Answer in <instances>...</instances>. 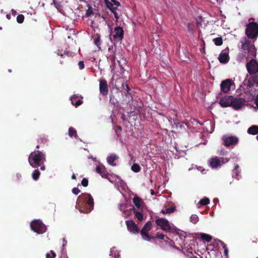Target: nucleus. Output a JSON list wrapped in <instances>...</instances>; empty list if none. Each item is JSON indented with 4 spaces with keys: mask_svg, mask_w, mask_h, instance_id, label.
Instances as JSON below:
<instances>
[{
    "mask_svg": "<svg viewBox=\"0 0 258 258\" xmlns=\"http://www.w3.org/2000/svg\"><path fill=\"white\" fill-rule=\"evenodd\" d=\"M243 56H241V55H239L238 56V58L240 59V60H241L243 59Z\"/></svg>",
    "mask_w": 258,
    "mask_h": 258,
    "instance_id": "13d9d810",
    "label": "nucleus"
},
{
    "mask_svg": "<svg viewBox=\"0 0 258 258\" xmlns=\"http://www.w3.org/2000/svg\"><path fill=\"white\" fill-rule=\"evenodd\" d=\"M94 43L96 45L100 48L101 45L100 37L99 35H97L94 39Z\"/></svg>",
    "mask_w": 258,
    "mask_h": 258,
    "instance_id": "2f4dec72",
    "label": "nucleus"
},
{
    "mask_svg": "<svg viewBox=\"0 0 258 258\" xmlns=\"http://www.w3.org/2000/svg\"><path fill=\"white\" fill-rule=\"evenodd\" d=\"M156 223L161 229L166 232H175L178 233L180 231L179 229L176 227L173 224L165 218H158L156 220Z\"/></svg>",
    "mask_w": 258,
    "mask_h": 258,
    "instance_id": "20e7f679",
    "label": "nucleus"
},
{
    "mask_svg": "<svg viewBox=\"0 0 258 258\" xmlns=\"http://www.w3.org/2000/svg\"><path fill=\"white\" fill-rule=\"evenodd\" d=\"M218 60L222 63H227L229 60L228 52L222 51L219 55Z\"/></svg>",
    "mask_w": 258,
    "mask_h": 258,
    "instance_id": "2eb2a0df",
    "label": "nucleus"
},
{
    "mask_svg": "<svg viewBox=\"0 0 258 258\" xmlns=\"http://www.w3.org/2000/svg\"><path fill=\"white\" fill-rule=\"evenodd\" d=\"M151 223L150 221L146 222V231L149 230L150 229Z\"/></svg>",
    "mask_w": 258,
    "mask_h": 258,
    "instance_id": "de8ad7c7",
    "label": "nucleus"
},
{
    "mask_svg": "<svg viewBox=\"0 0 258 258\" xmlns=\"http://www.w3.org/2000/svg\"><path fill=\"white\" fill-rule=\"evenodd\" d=\"M122 87H123L122 91L124 93H127L128 95H131V93L130 92L131 91V89H130V87L127 84H125L124 86L123 85Z\"/></svg>",
    "mask_w": 258,
    "mask_h": 258,
    "instance_id": "c85d7f7f",
    "label": "nucleus"
},
{
    "mask_svg": "<svg viewBox=\"0 0 258 258\" xmlns=\"http://www.w3.org/2000/svg\"><path fill=\"white\" fill-rule=\"evenodd\" d=\"M123 35L124 31L122 28L120 26H117L114 28L113 34L112 36L114 41L118 42L122 40Z\"/></svg>",
    "mask_w": 258,
    "mask_h": 258,
    "instance_id": "1a4fd4ad",
    "label": "nucleus"
},
{
    "mask_svg": "<svg viewBox=\"0 0 258 258\" xmlns=\"http://www.w3.org/2000/svg\"><path fill=\"white\" fill-rule=\"evenodd\" d=\"M238 169H239V166L237 165H236L235 166L234 170H233V173H232V176L237 179H239V173H240V172L238 171Z\"/></svg>",
    "mask_w": 258,
    "mask_h": 258,
    "instance_id": "b1692460",
    "label": "nucleus"
},
{
    "mask_svg": "<svg viewBox=\"0 0 258 258\" xmlns=\"http://www.w3.org/2000/svg\"><path fill=\"white\" fill-rule=\"evenodd\" d=\"M71 100L72 104L75 105L76 107H78L83 103V101L79 98L78 96L76 95L71 97Z\"/></svg>",
    "mask_w": 258,
    "mask_h": 258,
    "instance_id": "6ab92c4d",
    "label": "nucleus"
},
{
    "mask_svg": "<svg viewBox=\"0 0 258 258\" xmlns=\"http://www.w3.org/2000/svg\"><path fill=\"white\" fill-rule=\"evenodd\" d=\"M78 66L80 70H82L84 68V63L83 61H80L78 63Z\"/></svg>",
    "mask_w": 258,
    "mask_h": 258,
    "instance_id": "c03bdc74",
    "label": "nucleus"
},
{
    "mask_svg": "<svg viewBox=\"0 0 258 258\" xmlns=\"http://www.w3.org/2000/svg\"><path fill=\"white\" fill-rule=\"evenodd\" d=\"M50 253L51 255L48 253H46V258H55L56 257V255L53 250H50Z\"/></svg>",
    "mask_w": 258,
    "mask_h": 258,
    "instance_id": "e433bc0d",
    "label": "nucleus"
},
{
    "mask_svg": "<svg viewBox=\"0 0 258 258\" xmlns=\"http://www.w3.org/2000/svg\"><path fill=\"white\" fill-rule=\"evenodd\" d=\"M209 203H210V200L207 198H204L202 199H201L199 202V204L201 205H203V206L207 205L209 204Z\"/></svg>",
    "mask_w": 258,
    "mask_h": 258,
    "instance_id": "cd10ccee",
    "label": "nucleus"
},
{
    "mask_svg": "<svg viewBox=\"0 0 258 258\" xmlns=\"http://www.w3.org/2000/svg\"><path fill=\"white\" fill-rule=\"evenodd\" d=\"M94 200L91 195L83 193L77 199V206L81 213H90L94 208Z\"/></svg>",
    "mask_w": 258,
    "mask_h": 258,
    "instance_id": "f03ea898",
    "label": "nucleus"
},
{
    "mask_svg": "<svg viewBox=\"0 0 258 258\" xmlns=\"http://www.w3.org/2000/svg\"><path fill=\"white\" fill-rule=\"evenodd\" d=\"M12 11L13 14H14V15L16 14L17 12L14 10H12Z\"/></svg>",
    "mask_w": 258,
    "mask_h": 258,
    "instance_id": "052dcab7",
    "label": "nucleus"
},
{
    "mask_svg": "<svg viewBox=\"0 0 258 258\" xmlns=\"http://www.w3.org/2000/svg\"><path fill=\"white\" fill-rule=\"evenodd\" d=\"M24 16L22 14H19L17 17V21L18 23L21 24L24 22Z\"/></svg>",
    "mask_w": 258,
    "mask_h": 258,
    "instance_id": "72a5a7b5",
    "label": "nucleus"
},
{
    "mask_svg": "<svg viewBox=\"0 0 258 258\" xmlns=\"http://www.w3.org/2000/svg\"><path fill=\"white\" fill-rule=\"evenodd\" d=\"M242 51L247 58H252L256 56V49L254 44L251 43L246 37L242 38L240 40ZM246 68L250 74H253L258 71V65L253 59H251L249 62L246 64Z\"/></svg>",
    "mask_w": 258,
    "mask_h": 258,
    "instance_id": "f257e3e1",
    "label": "nucleus"
},
{
    "mask_svg": "<svg viewBox=\"0 0 258 258\" xmlns=\"http://www.w3.org/2000/svg\"><path fill=\"white\" fill-rule=\"evenodd\" d=\"M125 224L127 226V230L133 233H137L139 232V229L137 224L133 220H126Z\"/></svg>",
    "mask_w": 258,
    "mask_h": 258,
    "instance_id": "f8f14e48",
    "label": "nucleus"
},
{
    "mask_svg": "<svg viewBox=\"0 0 258 258\" xmlns=\"http://www.w3.org/2000/svg\"><path fill=\"white\" fill-rule=\"evenodd\" d=\"M245 100L241 98L233 97L232 96L231 107L235 110L241 108L245 105Z\"/></svg>",
    "mask_w": 258,
    "mask_h": 258,
    "instance_id": "6e6552de",
    "label": "nucleus"
},
{
    "mask_svg": "<svg viewBox=\"0 0 258 258\" xmlns=\"http://www.w3.org/2000/svg\"><path fill=\"white\" fill-rule=\"evenodd\" d=\"M253 81L256 84V85L258 86V73L257 75L254 77L253 78Z\"/></svg>",
    "mask_w": 258,
    "mask_h": 258,
    "instance_id": "09e8293b",
    "label": "nucleus"
},
{
    "mask_svg": "<svg viewBox=\"0 0 258 258\" xmlns=\"http://www.w3.org/2000/svg\"><path fill=\"white\" fill-rule=\"evenodd\" d=\"M31 229L38 234L44 233L46 230L45 225L39 220L33 221L30 224Z\"/></svg>",
    "mask_w": 258,
    "mask_h": 258,
    "instance_id": "423d86ee",
    "label": "nucleus"
},
{
    "mask_svg": "<svg viewBox=\"0 0 258 258\" xmlns=\"http://www.w3.org/2000/svg\"><path fill=\"white\" fill-rule=\"evenodd\" d=\"M167 244H168L169 246L173 247V248H176L178 250H179L178 248H176L175 246H173L174 242L172 240H170L169 242H166Z\"/></svg>",
    "mask_w": 258,
    "mask_h": 258,
    "instance_id": "a18cd8bd",
    "label": "nucleus"
},
{
    "mask_svg": "<svg viewBox=\"0 0 258 258\" xmlns=\"http://www.w3.org/2000/svg\"><path fill=\"white\" fill-rule=\"evenodd\" d=\"M118 156L115 155H111L108 156L107 158V162L109 164L112 166H115L116 164L114 163V161L118 159Z\"/></svg>",
    "mask_w": 258,
    "mask_h": 258,
    "instance_id": "aec40b11",
    "label": "nucleus"
},
{
    "mask_svg": "<svg viewBox=\"0 0 258 258\" xmlns=\"http://www.w3.org/2000/svg\"><path fill=\"white\" fill-rule=\"evenodd\" d=\"M123 213L126 217H129L132 213H133V207L130 210L123 211Z\"/></svg>",
    "mask_w": 258,
    "mask_h": 258,
    "instance_id": "f704fd0d",
    "label": "nucleus"
},
{
    "mask_svg": "<svg viewBox=\"0 0 258 258\" xmlns=\"http://www.w3.org/2000/svg\"><path fill=\"white\" fill-rule=\"evenodd\" d=\"M45 160V153L39 150H35L31 152L28 157V162L33 168H36L40 166V170L43 171L45 169V166L44 164Z\"/></svg>",
    "mask_w": 258,
    "mask_h": 258,
    "instance_id": "7ed1b4c3",
    "label": "nucleus"
},
{
    "mask_svg": "<svg viewBox=\"0 0 258 258\" xmlns=\"http://www.w3.org/2000/svg\"><path fill=\"white\" fill-rule=\"evenodd\" d=\"M40 172L38 169H35L32 174V178L34 180H37L40 176Z\"/></svg>",
    "mask_w": 258,
    "mask_h": 258,
    "instance_id": "393cba45",
    "label": "nucleus"
},
{
    "mask_svg": "<svg viewBox=\"0 0 258 258\" xmlns=\"http://www.w3.org/2000/svg\"><path fill=\"white\" fill-rule=\"evenodd\" d=\"M141 234L143 239L145 238V225L143 227L141 231Z\"/></svg>",
    "mask_w": 258,
    "mask_h": 258,
    "instance_id": "a19ab883",
    "label": "nucleus"
},
{
    "mask_svg": "<svg viewBox=\"0 0 258 258\" xmlns=\"http://www.w3.org/2000/svg\"><path fill=\"white\" fill-rule=\"evenodd\" d=\"M116 8L113 9V10L111 11V12L113 13L114 14V16L116 19V20L117 21L118 19H119V16L118 15V13L116 12Z\"/></svg>",
    "mask_w": 258,
    "mask_h": 258,
    "instance_id": "ea45409f",
    "label": "nucleus"
},
{
    "mask_svg": "<svg viewBox=\"0 0 258 258\" xmlns=\"http://www.w3.org/2000/svg\"><path fill=\"white\" fill-rule=\"evenodd\" d=\"M222 140L224 144L226 146H230L231 145L237 144L238 141V138L234 136H223Z\"/></svg>",
    "mask_w": 258,
    "mask_h": 258,
    "instance_id": "9d476101",
    "label": "nucleus"
},
{
    "mask_svg": "<svg viewBox=\"0 0 258 258\" xmlns=\"http://www.w3.org/2000/svg\"><path fill=\"white\" fill-rule=\"evenodd\" d=\"M200 236L202 239L205 240L207 242H210L212 239V237L207 234L201 233Z\"/></svg>",
    "mask_w": 258,
    "mask_h": 258,
    "instance_id": "a878e982",
    "label": "nucleus"
},
{
    "mask_svg": "<svg viewBox=\"0 0 258 258\" xmlns=\"http://www.w3.org/2000/svg\"><path fill=\"white\" fill-rule=\"evenodd\" d=\"M115 132H116V135L117 136V137H118V136H119V135H118V133H117L116 130H115Z\"/></svg>",
    "mask_w": 258,
    "mask_h": 258,
    "instance_id": "e2e57ef3",
    "label": "nucleus"
},
{
    "mask_svg": "<svg viewBox=\"0 0 258 258\" xmlns=\"http://www.w3.org/2000/svg\"><path fill=\"white\" fill-rule=\"evenodd\" d=\"M69 135L70 137H75L76 139H78V136L77 134L76 130L73 127L69 128Z\"/></svg>",
    "mask_w": 258,
    "mask_h": 258,
    "instance_id": "4be33fe9",
    "label": "nucleus"
},
{
    "mask_svg": "<svg viewBox=\"0 0 258 258\" xmlns=\"http://www.w3.org/2000/svg\"><path fill=\"white\" fill-rule=\"evenodd\" d=\"M231 102L232 96H226L222 97L219 101L220 104L223 107H231Z\"/></svg>",
    "mask_w": 258,
    "mask_h": 258,
    "instance_id": "4468645a",
    "label": "nucleus"
},
{
    "mask_svg": "<svg viewBox=\"0 0 258 258\" xmlns=\"http://www.w3.org/2000/svg\"><path fill=\"white\" fill-rule=\"evenodd\" d=\"M133 214H135V218H137L139 221H143L144 216L143 214V209L137 210L135 207H133Z\"/></svg>",
    "mask_w": 258,
    "mask_h": 258,
    "instance_id": "f3484780",
    "label": "nucleus"
},
{
    "mask_svg": "<svg viewBox=\"0 0 258 258\" xmlns=\"http://www.w3.org/2000/svg\"><path fill=\"white\" fill-rule=\"evenodd\" d=\"M151 195H154V191L153 190H151Z\"/></svg>",
    "mask_w": 258,
    "mask_h": 258,
    "instance_id": "69168bd1",
    "label": "nucleus"
},
{
    "mask_svg": "<svg viewBox=\"0 0 258 258\" xmlns=\"http://www.w3.org/2000/svg\"><path fill=\"white\" fill-rule=\"evenodd\" d=\"M131 169L133 171H134L135 172H138L140 170L141 168H140V166L138 164H134L132 165Z\"/></svg>",
    "mask_w": 258,
    "mask_h": 258,
    "instance_id": "473e14b6",
    "label": "nucleus"
},
{
    "mask_svg": "<svg viewBox=\"0 0 258 258\" xmlns=\"http://www.w3.org/2000/svg\"><path fill=\"white\" fill-rule=\"evenodd\" d=\"M180 231V230L178 232V233H177V234H179V232ZM185 235L186 234L184 233V232H181L180 234V235L181 236H183L184 237H185Z\"/></svg>",
    "mask_w": 258,
    "mask_h": 258,
    "instance_id": "8fccbe9b",
    "label": "nucleus"
},
{
    "mask_svg": "<svg viewBox=\"0 0 258 258\" xmlns=\"http://www.w3.org/2000/svg\"><path fill=\"white\" fill-rule=\"evenodd\" d=\"M146 240H150L149 236L147 234H146Z\"/></svg>",
    "mask_w": 258,
    "mask_h": 258,
    "instance_id": "4d7b16f0",
    "label": "nucleus"
},
{
    "mask_svg": "<svg viewBox=\"0 0 258 258\" xmlns=\"http://www.w3.org/2000/svg\"><path fill=\"white\" fill-rule=\"evenodd\" d=\"M249 134L255 135L258 134V125H253L249 127L247 130Z\"/></svg>",
    "mask_w": 258,
    "mask_h": 258,
    "instance_id": "412c9836",
    "label": "nucleus"
},
{
    "mask_svg": "<svg viewBox=\"0 0 258 258\" xmlns=\"http://www.w3.org/2000/svg\"><path fill=\"white\" fill-rule=\"evenodd\" d=\"M245 34L248 38L255 39L258 36V24L250 22L246 25Z\"/></svg>",
    "mask_w": 258,
    "mask_h": 258,
    "instance_id": "39448f33",
    "label": "nucleus"
},
{
    "mask_svg": "<svg viewBox=\"0 0 258 258\" xmlns=\"http://www.w3.org/2000/svg\"><path fill=\"white\" fill-rule=\"evenodd\" d=\"M111 3H113L114 2H115L116 0H111Z\"/></svg>",
    "mask_w": 258,
    "mask_h": 258,
    "instance_id": "338daca9",
    "label": "nucleus"
},
{
    "mask_svg": "<svg viewBox=\"0 0 258 258\" xmlns=\"http://www.w3.org/2000/svg\"><path fill=\"white\" fill-rule=\"evenodd\" d=\"M10 17H11V16L10 14H7V18L8 19H10Z\"/></svg>",
    "mask_w": 258,
    "mask_h": 258,
    "instance_id": "680f3d73",
    "label": "nucleus"
},
{
    "mask_svg": "<svg viewBox=\"0 0 258 258\" xmlns=\"http://www.w3.org/2000/svg\"><path fill=\"white\" fill-rule=\"evenodd\" d=\"M231 85V80L226 79L222 82L221 84V89L223 92L227 93L230 90Z\"/></svg>",
    "mask_w": 258,
    "mask_h": 258,
    "instance_id": "ddd939ff",
    "label": "nucleus"
},
{
    "mask_svg": "<svg viewBox=\"0 0 258 258\" xmlns=\"http://www.w3.org/2000/svg\"><path fill=\"white\" fill-rule=\"evenodd\" d=\"M72 192L74 194L77 195L80 193V190L77 187H74L72 189Z\"/></svg>",
    "mask_w": 258,
    "mask_h": 258,
    "instance_id": "79ce46f5",
    "label": "nucleus"
},
{
    "mask_svg": "<svg viewBox=\"0 0 258 258\" xmlns=\"http://www.w3.org/2000/svg\"><path fill=\"white\" fill-rule=\"evenodd\" d=\"M165 235L162 233H158L156 234V237L158 239H163L165 237Z\"/></svg>",
    "mask_w": 258,
    "mask_h": 258,
    "instance_id": "37998d69",
    "label": "nucleus"
},
{
    "mask_svg": "<svg viewBox=\"0 0 258 258\" xmlns=\"http://www.w3.org/2000/svg\"><path fill=\"white\" fill-rule=\"evenodd\" d=\"M93 14H94V13H93L92 8L91 7H89L86 12V16L90 17L91 15H93Z\"/></svg>",
    "mask_w": 258,
    "mask_h": 258,
    "instance_id": "4c0bfd02",
    "label": "nucleus"
},
{
    "mask_svg": "<svg viewBox=\"0 0 258 258\" xmlns=\"http://www.w3.org/2000/svg\"><path fill=\"white\" fill-rule=\"evenodd\" d=\"M228 160L224 158H219L217 157L212 158L209 161V164L212 168H217L220 167L221 165L227 163Z\"/></svg>",
    "mask_w": 258,
    "mask_h": 258,
    "instance_id": "0eeeda50",
    "label": "nucleus"
},
{
    "mask_svg": "<svg viewBox=\"0 0 258 258\" xmlns=\"http://www.w3.org/2000/svg\"><path fill=\"white\" fill-rule=\"evenodd\" d=\"M116 127L117 130H118L119 131H121V130H122V128L120 126L117 125Z\"/></svg>",
    "mask_w": 258,
    "mask_h": 258,
    "instance_id": "6e6d98bb",
    "label": "nucleus"
},
{
    "mask_svg": "<svg viewBox=\"0 0 258 258\" xmlns=\"http://www.w3.org/2000/svg\"><path fill=\"white\" fill-rule=\"evenodd\" d=\"M213 42L217 46H220L223 43V40L221 37H217L213 39Z\"/></svg>",
    "mask_w": 258,
    "mask_h": 258,
    "instance_id": "bb28decb",
    "label": "nucleus"
},
{
    "mask_svg": "<svg viewBox=\"0 0 258 258\" xmlns=\"http://www.w3.org/2000/svg\"><path fill=\"white\" fill-rule=\"evenodd\" d=\"M82 185L84 187H87L88 185V180L87 178H84L81 182Z\"/></svg>",
    "mask_w": 258,
    "mask_h": 258,
    "instance_id": "58836bf2",
    "label": "nucleus"
},
{
    "mask_svg": "<svg viewBox=\"0 0 258 258\" xmlns=\"http://www.w3.org/2000/svg\"><path fill=\"white\" fill-rule=\"evenodd\" d=\"M106 6L111 11L115 8L114 7L113 4L110 2L108 0H105Z\"/></svg>",
    "mask_w": 258,
    "mask_h": 258,
    "instance_id": "7c9ffc66",
    "label": "nucleus"
},
{
    "mask_svg": "<svg viewBox=\"0 0 258 258\" xmlns=\"http://www.w3.org/2000/svg\"><path fill=\"white\" fill-rule=\"evenodd\" d=\"M220 243H221V246H222V247L223 248L224 250V253L226 255H228V250L226 247V245L223 242L221 241H219Z\"/></svg>",
    "mask_w": 258,
    "mask_h": 258,
    "instance_id": "c9c22d12",
    "label": "nucleus"
},
{
    "mask_svg": "<svg viewBox=\"0 0 258 258\" xmlns=\"http://www.w3.org/2000/svg\"><path fill=\"white\" fill-rule=\"evenodd\" d=\"M190 222L194 224H196L199 221V217L197 215L194 214L190 216Z\"/></svg>",
    "mask_w": 258,
    "mask_h": 258,
    "instance_id": "c756f323",
    "label": "nucleus"
},
{
    "mask_svg": "<svg viewBox=\"0 0 258 258\" xmlns=\"http://www.w3.org/2000/svg\"><path fill=\"white\" fill-rule=\"evenodd\" d=\"M99 91L101 94L106 96L108 93V86L105 79H102L99 82Z\"/></svg>",
    "mask_w": 258,
    "mask_h": 258,
    "instance_id": "9b49d317",
    "label": "nucleus"
},
{
    "mask_svg": "<svg viewBox=\"0 0 258 258\" xmlns=\"http://www.w3.org/2000/svg\"><path fill=\"white\" fill-rule=\"evenodd\" d=\"M133 202L136 206L135 208L136 209L141 210V209H143V201L139 197L136 196L133 199Z\"/></svg>",
    "mask_w": 258,
    "mask_h": 258,
    "instance_id": "a211bd4d",
    "label": "nucleus"
},
{
    "mask_svg": "<svg viewBox=\"0 0 258 258\" xmlns=\"http://www.w3.org/2000/svg\"><path fill=\"white\" fill-rule=\"evenodd\" d=\"M216 1L218 3L221 4L223 2V0H216Z\"/></svg>",
    "mask_w": 258,
    "mask_h": 258,
    "instance_id": "bf43d9fd",
    "label": "nucleus"
},
{
    "mask_svg": "<svg viewBox=\"0 0 258 258\" xmlns=\"http://www.w3.org/2000/svg\"><path fill=\"white\" fill-rule=\"evenodd\" d=\"M125 115L124 114H122L121 116V118L122 119L123 121L125 120Z\"/></svg>",
    "mask_w": 258,
    "mask_h": 258,
    "instance_id": "603ef678",
    "label": "nucleus"
},
{
    "mask_svg": "<svg viewBox=\"0 0 258 258\" xmlns=\"http://www.w3.org/2000/svg\"><path fill=\"white\" fill-rule=\"evenodd\" d=\"M256 139H257V140L258 141V135L256 136Z\"/></svg>",
    "mask_w": 258,
    "mask_h": 258,
    "instance_id": "774afa93",
    "label": "nucleus"
},
{
    "mask_svg": "<svg viewBox=\"0 0 258 258\" xmlns=\"http://www.w3.org/2000/svg\"><path fill=\"white\" fill-rule=\"evenodd\" d=\"M72 178L73 179H76V176L75 174H73L72 175Z\"/></svg>",
    "mask_w": 258,
    "mask_h": 258,
    "instance_id": "864d4df0",
    "label": "nucleus"
},
{
    "mask_svg": "<svg viewBox=\"0 0 258 258\" xmlns=\"http://www.w3.org/2000/svg\"><path fill=\"white\" fill-rule=\"evenodd\" d=\"M39 147H40L39 145H37V146H36V148H37V149H39Z\"/></svg>",
    "mask_w": 258,
    "mask_h": 258,
    "instance_id": "0e129e2a",
    "label": "nucleus"
},
{
    "mask_svg": "<svg viewBox=\"0 0 258 258\" xmlns=\"http://www.w3.org/2000/svg\"><path fill=\"white\" fill-rule=\"evenodd\" d=\"M96 171L103 177L107 178L108 176V172L103 165L97 166L96 168Z\"/></svg>",
    "mask_w": 258,
    "mask_h": 258,
    "instance_id": "dca6fc26",
    "label": "nucleus"
},
{
    "mask_svg": "<svg viewBox=\"0 0 258 258\" xmlns=\"http://www.w3.org/2000/svg\"><path fill=\"white\" fill-rule=\"evenodd\" d=\"M175 211V208L173 207L166 208L165 209H162L161 211L163 214H171L173 213Z\"/></svg>",
    "mask_w": 258,
    "mask_h": 258,
    "instance_id": "5701e85b",
    "label": "nucleus"
},
{
    "mask_svg": "<svg viewBox=\"0 0 258 258\" xmlns=\"http://www.w3.org/2000/svg\"><path fill=\"white\" fill-rule=\"evenodd\" d=\"M112 4H113V6L114 8H116V9L118 6H120V3L118 2L115 1V2H113Z\"/></svg>",
    "mask_w": 258,
    "mask_h": 258,
    "instance_id": "49530a36",
    "label": "nucleus"
},
{
    "mask_svg": "<svg viewBox=\"0 0 258 258\" xmlns=\"http://www.w3.org/2000/svg\"><path fill=\"white\" fill-rule=\"evenodd\" d=\"M255 102H256V106L258 107V94H257V96L256 100H255Z\"/></svg>",
    "mask_w": 258,
    "mask_h": 258,
    "instance_id": "5fc2aeb1",
    "label": "nucleus"
},
{
    "mask_svg": "<svg viewBox=\"0 0 258 258\" xmlns=\"http://www.w3.org/2000/svg\"><path fill=\"white\" fill-rule=\"evenodd\" d=\"M118 62L119 63V65L120 66V67H121V68L122 69V70H124L125 69H124L123 66L121 64V60H118Z\"/></svg>",
    "mask_w": 258,
    "mask_h": 258,
    "instance_id": "3c124183",
    "label": "nucleus"
}]
</instances>
